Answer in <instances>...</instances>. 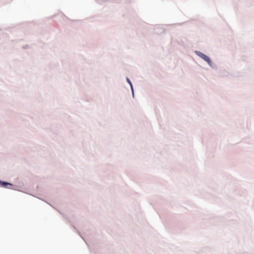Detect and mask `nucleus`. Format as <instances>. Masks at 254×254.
<instances>
[{"instance_id":"1","label":"nucleus","mask_w":254,"mask_h":254,"mask_svg":"<svg viewBox=\"0 0 254 254\" xmlns=\"http://www.w3.org/2000/svg\"><path fill=\"white\" fill-rule=\"evenodd\" d=\"M196 53L199 57L201 58L202 59H203L206 62H207L209 64H210L211 60L208 56H207L205 54H204L200 52H196Z\"/></svg>"},{"instance_id":"2","label":"nucleus","mask_w":254,"mask_h":254,"mask_svg":"<svg viewBox=\"0 0 254 254\" xmlns=\"http://www.w3.org/2000/svg\"><path fill=\"white\" fill-rule=\"evenodd\" d=\"M8 185L12 186V184L7 183V182L0 181V186H1V187H6L7 186H8Z\"/></svg>"},{"instance_id":"3","label":"nucleus","mask_w":254,"mask_h":254,"mask_svg":"<svg viewBox=\"0 0 254 254\" xmlns=\"http://www.w3.org/2000/svg\"><path fill=\"white\" fill-rule=\"evenodd\" d=\"M127 81L129 83V84L130 85L131 88H132V84H131L130 81L128 78L127 79Z\"/></svg>"}]
</instances>
